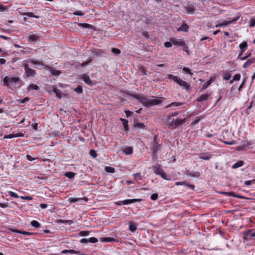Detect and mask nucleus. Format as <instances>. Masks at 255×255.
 <instances>
[{
	"label": "nucleus",
	"instance_id": "1",
	"mask_svg": "<svg viewBox=\"0 0 255 255\" xmlns=\"http://www.w3.org/2000/svg\"><path fill=\"white\" fill-rule=\"evenodd\" d=\"M27 62H30L33 64H38V65H43L42 62L41 61H38L34 60L33 59H29L28 60H24L22 63V67L24 68L25 70V72L26 75L27 77H34L36 74V71L29 67L28 65L27 64Z\"/></svg>",
	"mask_w": 255,
	"mask_h": 255
},
{
	"label": "nucleus",
	"instance_id": "2",
	"mask_svg": "<svg viewBox=\"0 0 255 255\" xmlns=\"http://www.w3.org/2000/svg\"><path fill=\"white\" fill-rule=\"evenodd\" d=\"M157 137L155 135L153 141L150 143V150L152 151L154 156H156L157 153L161 149V145L157 142Z\"/></svg>",
	"mask_w": 255,
	"mask_h": 255
},
{
	"label": "nucleus",
	"instance_id": "3",
	"mask_svg": "<svg viewBox=\"0 0 255 255\" xmlns=\"http://www.w3.org/2000/svg\"><path fill=\"white\" fill-rule=\"evenodd\" d=\"M136 97L138 99L143 100V101L142 102V104L147 107H150L153 105H156L161 103V101L157 99L148 100L147 99L138 97L137 96H136Z\"/></svg>",
	"mask_w": 255,
	"mask_h": 255
},
{
	"label": "nucleus",
	"instance_id": "4",
	"mask_svg": "<svg viewBox=\"0 0 255 255\" xmlns=\"http://www.w3.org/2000/svg\"><path fill=\"white\" fill-rule=\"evenodd\" d=\"M184 8L188 14H193L196 10L195 7L193 4L188 3L185 6Z\"/></svg>",
	"mask_w": 255,
	"mask_h": 255
},
{
	"label": "nucleus",
	"instance_id": "5",
	"mask_svg": "<svg viewBox=\"0 0 255 255\" xmlns=\"http://www.w3.org/2000/svg\"><path fill=\"white\" fill-rule=\"evenodd\" d=\"M185 120H186V119H179V118H178V119L175 120L173 128H175L185 123Z\"/></svg>",
	"mask_w": 255,
	"mask_h": 255
},
{
	"label": "nucleus",
	"instance_id": "6",
	"mask_svg": "<svg viewBox=\"0 0 255 255\" xmlns=\"http://www.w3.org/2000/svg\"><path fill=\"white\" fill-rule=\"evenodd\" d=\"M141 201L140 199H127L122 201L123 205H127L128 204H131L136 202H140Z\"/></svg>",
	"mask_w": 255,
	"mask_h": 255
},
{
	"label": "nucleus",
	"instance_id": "7",
	"mask_svg": "<svg viewBox=\"0 0 255 255\" xmlns=\"http://www.w3.org/2000/svg\"><path fill=\"white\" fill-rule=\"evenodd\" d=\"M185 174L188 176H191L192 177H198L200 175V173L199 172H194L189 170L186 171Z\"/></svg>",
	"mask_w": 255,
	"mask_h": 255
},
{
	"label": "nucleus",
	"instance_id": "8",
	"mask_svg": "<svg viewBox=\"0 0 255 255\" xmlns=\"http://www.w3.org/2000/svg\"><path fill=\"white\" fill-rule=\"evenodd\" d=\"M175 119L173 117H172V116L169 115L167 117L166 122L168 125L172 127V128H173L174 124Z\"/></svg>",
	"mask_w": 255,
	"mask_h": 255
},
{
	"label": "nucleus",
	"instance_id": "9",
	"mask_svg": "<svg viewBox=\"0 0 255 255\" xmlns=\"http://www.w3.org/2000/svg\"><path fill=\"white\" fill-rule=\"evenodd\" d=\"M81 200H84L85 202H87L88 199L87 197L84 198H70L69 199L70 203H74L78 202Z\"/></svg>",
	"mask_w": 255,
	"mask_h": 255
},
{
	"label": "nucleus",
	"instance_id": "10",
	"mask_svg": "<svg viewBox=\"0 0 255 255\" xmlns=\"http://www.w3.org/2000/svg\"><path fill=\"white\" fill-rule=\"evenodd\" d=\"M209 96H210V94H205L201 95L197 99V101L198 102H202L205 101L208 99Z\"/></svg>",
	"mask_w": 255,
	"mask_h": 255
},
{
	"label": "nucleus",
	"instance_id": "11",
	"mask_svg": "<svg viewBox=\"0 0 255 255\" xmlns=\"http://www.w3.org/2000/svg\"><path fill=\"white\" fill-rule=\"evenodd\" d=\"M152 168L154 172L157 175H160L164 171L159 165L153 166Z\"/></svg>",
	"mask_w": 255,
	"mask_h": 255
},
{
	"label": "nucleus",
	"instance_id": "12",
	"mask_svg": "<svg viewBox=\"0 0 255 255\" xmlns=\"http://www.w3.org/2000/svg\"><path fill=\"white\" fill-rule=\"evenodd\" d=\"M222 193L223 194H224V195H228L229 196H233V197H236V198H239V199H243V198H244V197H243L242 196H241V195H236L233 192H222Z\"/></svg>",
	"mask_w": 255,
	"mask_h": 255
},
{
	"label": "nucleus",
	"instance_id": "13",
	"mask_svg": "<svg viewBox=\"0 0 255 255\" xmlns=\"http://www.w3.org/2000/svg\"><path fill=\"white\" fill-rule=\"evenodd\" d=\"M82 79L88 85H91L92 84V81L90 79V78L88 75H87L86 74L83 75L82 77Z\"/></svg>",
	"mask_w": 255,
	"mask_h": 255
},
{
	"label": "nucleus",
	"instance_id": "14",
	"mask_svg": "<svg viewBox=\"0 0 255 255\" xmlns=\"http://www.w3.org/2000/svg\"><path fill=\"white\" fill-rule=\"evenodd\" d=\"M189 28L188 25L186 23L182 24L179 28H177L178 31H188Z\"/></svg>",
	"mask_w": 255,
	"mask_h": 255
},
{
	"label": "nucleus",
	"instance_id": "15",
	"mask_svg": "<svg viewBox=\"0 0 255 255\" xmlns=\"http://www.w3.org/2000/svg\"><path fill=\"white\" fill-rule=\"evenodd\" d=\"M123 152L125 153L127 155H130L133 152V148L131 146L126 147L123 150Z\"/></svg>",
	"mask_w": 255,
	"mask_h": 255
},
{
	"label": "nucleus",
	"instance_id": "16",
	"mask_svg": "<svg viewBox=\"0 0 255 255\" xmlns=\"http://www.w3.org/2000/svg\"><path fill=\"white\" fill-rule=\"evenodd\" d=\"M178 84L184 88L186 89H188L189 87V85L185 81H183L182 80H179V82H178Z\"/></svg>",
	"mask_w": 255,
	"mask_h": 255
},
{
	"label": "nucleus",
	"instance_id": "17",
	"mask_svg": "<svg viewBox=\"0 0 255 255\" xmlns=\"http://www.w3.org/2000/svg\"><path fill=\"white\" fill-rule=\"evenodd\" d=\"M171 42L175 45L181 46L184 41L181 39H171Z\"/></svg>",
	"mask_w": 255,
	"mask_h": 255
},
{
	"label": "nucleus",
	"instance_id": "18",
	"mask_svg": "<svg viewBox=\"0 0 255 255\" xmlns=\"http://www.w3.org/2000/svg\"><path fill=\"white\" fill-rule=\"evenodd\" d=\"M137 229V227L136 225L132 221L129 222V230L133 232L136 231Z\"/></svg>",
	"mask_w": 255,
	"mask_h": 255
},
{
	"label": "nucleus",
	"instance_id": "19",
	"mask_svg": "<svg viewBox=\"0 0 255 255\" xmlns=\"http://www.w3.org/2000/svg\"><path fill=\"white\" fill-rule=\"evenodd\" d=\"M211 157V155L205 153H202L200 155V158L204 160H209Z\"/></svg>",
	"mask_w": 255,
	"mask_h": 255
},
{
	"label": "nucleus",
	"instance_id": "20",
	"mask_svg": "<svg viewBox=\"0 0 255 255\" xmlns=\"http://www.w3.org/2000/svg\"><path fill=\"white\" fill-rule=\"evenodd\" d=\"M243 164H244L243 161H242V160L239 161L232 166V168H233V169L237 168L238 167H240L243 166Z\"/></svg>",
	"mask_w": 255,
	"mask_h": 255
},
{
	"label": "nucleus",
	"instance_id": "21",
	"mask_svg": "<svg viewBox=\"0 0 255 255\" xmlns=\"http://www.w3.org/2000/svg\"><path fill=\"white\" fill-rule=\"evenodd\" d=\"M182 104H183V103H182L172 102L171 104H170L169 105L166 106L165 107V108H168L171 107H174V106L178 107V106L182 105Z\"/></svg>",
	"mask_w": 255,
	"mask_h": 255
},
{
	"label": "nucleus",
	"instance_id": "22",
	"mask_svg": "<svg viewBox=\"0 0 255 255\" xmlns=\"http://www.w3.org/2000/svg\"><path fill=\"white\" fill-rule=\"evenodd\" d=\"M100 239L101 242H111L115 240L114 238L111 237L101 238Z\"/></svg>",
	"mask_w": 255,
	"mask_h": 255
},
{
	"label": "nucleus",
	"instance_id": "23",
	"mask_svg": "<svg viewBox=\"0 0 255 255\" xmlns=\"http://www.w3.org/2000/svg\"><path fill=\"white\" fill-rule=\"evenodd\" d=\"M68 253H72V254H80V252L76 251L74 250H65L62 251L61 252L62 254H66Z\"/></svg>",
	"mask_w": 255,
	"mask_h": 255
},
{
	"label": "nucleus",
	"instance_id": "24",
	"mask_svg": "<svg viewBox=\"0 0 255 255\" xmlns=\"http://www.w3.org/2000/svg\"><path fill=\"white\" fill-rule=\"evenodd\" d=\"M213 82V80L211 79L210 80H209L208 81H207V82L205 83L202 86V89H201V90H204L205 89H206V88H207V87L210 85L211 84V83H212Z\"/></svg>",
	"mask_w": 255,
	"mask_h": 255
},
{
	"label": "nucleus",
	"instance_id": "25",
	"mask_svg": "<svg viewBox=\"0 0 255 255\" xmlns=\"http://www.w3.org/2000/svg\"><path fill=\"white\" fill-rule=\"evenodd\" d=\"M38 38V36L35 34L30 35L28 37V40L32 42L36 41Z\"/></svg>",
	"mask_w": 255,
	"mask_h": 255
},
{
	"label": "nucleus",
	"instance_id": "26",
	"mask_svg": "<svg viewBox=\"0 0 255 255\" xmlns=\"http://www.w3.org/2000/svg\"><path fill=\"white\" fill-rule=\"evenodd\" d=\"M168 78L169 79L173 80L174 82L178 83L180 79H178L177 76H174L172 74H169Z\"/></svg>",
	"mask_w": 255,
	"mask_h": 255
},
{
	"label": "nucleus",
	"instance_id": "27",
	"mask_svg": "<svg viewBox=\"0 0 255 255\" xmlns=\"http://www.w3.org/2000/svg\"><path fill=\"white\" fill-rule=\"evenodd\" d=\"M79 25L83 28L90 29H92L94 27L93 25L88 23H79Z\"/></svg>",
	"mask_w": 255,
	"mask_h": 255
},
{
	"label": "nucleus",
	"instance_id": "28",
	"mask_svg": "<svg viewBox=\"0 0 255 255\" xmlns=\"http://www.w3.org/2000/svg\"><path fill=\"white\" fill-rule=\"evenodd\" d=\"M30 224L32 227L35 228H39L40 227V223L35 220L32 221Z\"/></svg>",
	"mask_w": 255,
	"mask_h": 255
},
{
	"label": "nucleus",
	"instance_id": "29",
	"mask_svg": "<svg viewBox=\"0 0 255 255\" xmlns=\"http://www.w3.org/2000/svg\"><path fill=\"white\" fill-rule=\"evenodd\" d=\"M105 170L106 171V172H107L108 173H113L115 171V168H114L112 167H110V166L105 167Z\"/></svg>",
	"mask_w": 255,
	"mask_h": 255
},
{
	"label": "nucleus",
	"instance_id": "30",
	"mask_svg": "<svg viewBox=\"0 0 255 255\" xmlns=\"http://www.w3.org/2000/svg\"><path fill=\"white\" fill-rule=\"evenodd\" d=\"M39 88L38 86L35 84H31L29 85L28 87V90H37Z\"/></svg>",
	"mask_w": 255,
	"mask_h": 255
},
{
	"label": "nucleus",
	"instance_id": "31",
	"mask_svg": "<svg viewBox=\"0 0 255 255\" xmlns=\"http://www.w3.org/2000/svg\"><path fill=\"white\" fill-rule=\"evenodd\" d=\"M24 15H26L29 17H32L35 18H39V16L38 15H34L32 12H24L22 13Z\"/></svg>",
	"mask_w": 255,
	"mask_h": 255
},
{
	"label": "nucleus",
	"instance_id": "32",
	"mask_svg": "<svg viewBox=\"0 0 255 255\" xmlns=\"http://www.w3.org/2000/svg\"><path fill=\"white\" fill-rule=\"evenodd\" d=\"M253 63V61H252V58L249 59L246 61L243 65V67L244 68H247L249 65H251Z\"/></svg>",
	"mask_w": 255,
	"mask_h": 255
},
{
	"label": "nucleus",
	"instance_id": "33",
	"mask_svg": "<svg viewBox=\"0 0 255 255\" xmlns=\"http://www.w3.org/2000/svg\"><path fill=\"white\" fill-rule=\"evenodd\" d=\"M65 176L69 178H72L75 176V173L72 172H67L65 173Z\"/></svg>",
	"mask_w": 255,
	"mask_h": 255
},
{
	"label": "nucleus",
	"instance_id": "34",
	"mask_svg": "<svg viewBox=\"0 0 255 255\" xmlns=\"http://www.w3.org/2000/svg\"><path fill=\"white\" fill-rule=\"evenodd\" d=\"M10 81V79L9 77L5 76L3 80V85L5 86H9V82Z\"/></svg>",
	"mask_w": 255,
	"mask_h": 255
},
{
	"label": "nucleus",
	"instance_id": "35",
	"mask_svg": "<svg viewBox=\"0 0 255 255\" xmlns=\"http://www.w3.org/2000/svg\"><path fill=\"white\" fill-rule=\"evenodd\" d=\"M50 72L52 75L55 76H58L61 73L60 71L54 69H51Z\"/></svg>",
	"mask_w": 255,
	"mask_h": 255
},
{
	"label": "nucleus",
	"instance_id": "36",
	"mask_svg": "<svg viewBox=\"0 0 255 255\" xmlns=\"http://www.w3.org/2000/svg\"><path fill=\"white\" fill-rule=\"evenodd\" d=\"M230 24L229 21L224 20L222 23L216 25V27H221L223 26H226Z\"/></svg>",
	"mask_w": 255,
	"mask_h": 255
},
{
	"label": "nucleus",
	"instance_id": "37",
	"mask_svg": "<svg viewBox=\"0 0 255 255\" xmlns=\"http://www.w3.org/2000/svg\"><path fill=\"white\" fill-rule=\"evenodd\" d=\"M231 75L228 72H225L223 73V77L224 80H228L230 79Z\"/></svg>",
	"mask_w": 255,
	"mask_h": 255
},
{
	"label": "nucleus",
	"instance_id": "38",
	"mask_svg": "<svg viewBox=\"0 0 255 255\" xmlns=\"http://www.w3.org/2000/svg\"><path fill=\"white\" fill-rule=\"evenodd\" d=\"M181 46L182 47L183 50L185 51L187 53V54L189 55L190 53L188 50V47L187 45L184 42H183V44H182Z\"/></svg>",
	"mask_w": 255,
	"mask_h": 255
},
{
	"label": "nucleus",
	"instance_id": "39",
	"mask_svg": "<svg viewBox=\"0 0 255 255\" xmlns=\"http://www.w3.org/2000/svg\"><path fill=\"white\" fill-rule=\"evenodd\" d=\"M204 118H205V117L203 116H200V117H197L196 118L195 121L194 122H193L192 124H194V125L197 124V123H198L200 121V120L201 119H203Z\"/></svg>",
	"mask_w": 255,
	"mask_h": 255
},
{
	"label": "nucleus",
	"instance_id": "40",
	"mask_svg": "<svg viewBox=\"0 0 255 255\" xmlns=\"http://www.w3.org/2000/svg\"><path fill=\"white\" fill-rule=\"evenodd\" d=\"M241 78V75L240 74H235L234 76L233 79L230 81V83H232L234 81H239Z\"/></svg>",
	"mask_w": 255,
	"mask_h": 255
},
{
	"label": "nucleus",
	"instance_id": "41",
	"mask_svg": "<svg viewBox=\"0 0 255 255\" xmlns=\"http://www.w3.org/2000/svg\"><path fill=\"white\" fill-rule=\"evenodd\" d=\"M247 46L248 43L246 41H244L243 42L241 43L239 45V47L241 50H243L244 48H246Z\"/></svg>",
	"mask_w": 255,
	"mask_h": 255
},
{
	"label": "nucleus",
	"instance_id": "42",
	"mask_svg": "<svg viewBox=\"0 0 255 255\" xmlns=\"http://www.w3.org/2000/svg\"><path fill=\"white\" fill-rule=\"evenodd\" d=\"M134 127L137 128H144L145 127V126L143 123H137L134 124Z\"/></svg>",
	"mask_w": 255,
	"mask_h": 255
},
{
	"label": "nucleus",
	"instance_id": "43",
	"mask_svg": "<svg viewBox=\"0 0 255 255\" xmlns=\"http://www.w3.org/2000/svg\"><path fill=\"white\" fill-rule=\"evenodd\" d=\"M134 178L135 180H141L142 176L140 172L136 173L133 174Z\"/></svg>",
	"mask_w": 255,
	"mask_h": 255
},
{
	"label": "nucleus",
	"instance_id": "44",
	"mask_svg": "<svg viewBox=\"0 0 255 255\" xmlns=\"http://www.w3.org/2000/svg\"><path fill=\"white\" fill-rule=\"evenodd\" d=\"M121 120L123 121V125L125 129L126 130H128V121L125 119H121Z\"/></svg>",
	"mask_w": 255,
	"mask_h": 255
},
{
	"label": "nucleus",
	"instance_id": "45",
	"mask_svg": "<svg viewBox=\"0 0 255 255\" xmlns=\"http://www.w3.org/2000/svg\"><path fill=\"white\" fill-rule=\"evenodd\" d=\"M111 51L114 54L116 55H119L121 52V50L119 49L116 48H113Z\"/></svg>",
	"mask_w": 255,
	"mask_h": 255
},
{
	"label": "nucleus",
	"instance_id": "46",
	"mask_svg": "<svg viewBox=\"0 0 255 255\" xmlns=\"http://www.w3.org/2000/svg\"><path fill=\"white\" fill-rule=\"evenodd\" d=\"M182 70L184 73L190 74V75H192L193 73L190 72V69L187 67H183L182 68Z\"/></svg>",
	"mask_w": 255,
	"mask_h": 255
},
{
	"label": "nucleus",
	"instance_id": "47",
	"mask_svg": "<svg viewBox=\"0 0 255 255\" xmlns=\"http://www.w3.org/2000/svg\"><path fill=\"white\" fill-rule=\"evenodd\" d=\"M10 81L11 83H16L20 81V79L18 77H11L10 79Z\"/></svg>",
	"mask_w": 255,
	"mask_h": 255
},
{
	"label": "nucleus",
	"instance_id": "48",
	"mask_svg": "<svg viewBox=\"0 0 255 255\" xmlns=\"http://www.w3.org/2000/svg\"><path fill=\"white\" fill-rule=\"evenodd\" d=\"M90 155L93 158H96L97 155L96 151L94 149L90 150Z\"/></svg>",
	"mask_w": 255,
	"mask_h": 255
},
{
	"label": "nucleus",
	"instance_id": "49",
	"mask_svg": "<svg viewBox=\"0 0 255 255\" xmlns=\"http://www.w3.org/2000/svg\"><path fill=\"white\" fill-rule=\"evenodd\" d=\"M60 223H64V224H67L68 225H71L73 224V221L72 220H60Z\"/></svg>",
	"mask_w": 255,
	"mask_h": 255
},
{
	"label": "nucleus",
	"instance_id": "50",
	"mask_svg": "<svg viewBox=\"0 0 255 255\" xmlns=\"http://www.w3.org/2000/svg\"><path fill=\"white\" fill-rule=\"evenodd\" d=\"M74 91L77 93H79V94H80V93H82V92H83V89H82V87H80V86H79L77 88H76L75 89H74Z\"/></svg>",
	"mask_w": 255,
	"mask_h": 255
},
{
	"label": "nucleus",
	"instance_id": "51",
	"mask_svg": "<svg viewBox=\"0 0 255 255\" xmlns=\"http://www.w3.org/2000/svg\"><path fill=\"white\" fill-rule=\"evenodd\" d=\"M20 234L24 235H26V236H29V235L34 234V233L28 232L23 231H21L20 232Z\"/></svg>",
	"mask_w": 255,
	"mask_h": 255
},
{
	"label": "nucleus",
	"instance_id": "52",
	"mask_svg": "<svg viewBox=\"0 0 255 255\" xmlns=\"http://www.w3.org/2000/svg\"><path fill=\"white\" fill-rule=\"evenodd\" d=\"M9 194L12 197H14L15 198H18V195L12 191H9Z\"/></svg>",
	"mask_w": 255,
	"mask_h": 255
},
{
	"label": "nucleus",
	"instance_id": "53",
	"mask_svg": "<svg viewBox=\"0 0 255 255\" xmlns=\"http://www.w3.org/2000/svg\"><path fill=\"white\" fill-rule=\"evenodd\" d=\"M89 241L92 243H95L98 242V239L95 237H91L89 239Z\"/></svg>",
	"mask_w": 255,
	"mask_h": 255
},
{
	"label": "nucleus",
	"instance_id": "54",
	"mask_svg": "<svg viewBox=\"0 0 255 255\" xmlns=\"http://www.w3.org/2000/svg\"><path fill=\"white\" fill-rule=\"evenodd\" d=\"M251 56V53H249L247 55H246V56H244V57H242L241 58H239V56L238 57V59H241V60H246L247 59H248L249 57H250V56Z\"/></svg>",
	"mask_w": 255,
	"mask_h": 255
},
{
	"label": "nucleus",
	"instance_id": "55",
	"mask_svg": "<svg viewBox=\"0 0 255 255\" xmlns=\"http://www.w3.org/2000/svg\"><path fill=\"white\" fill-rule=\"evenodd\" d=\"M172 44H173L172 42L171 43V42L167 41V42H165L164 45L165 47L169 48L172 46Z\"/></svg>",
	"mask_w": 255,
	"mask_h": 255
},
{
	"label": "nucleus",
	"instance_id": "56",
	"mask_svg": "<svg viewBox=\"0 0 255 255\" xmlns=\"http://www.w3.org/2000/svg\"><path fill=\"white\" fill-rule=\"evenodd\" d=\"M53 92L55 93L56 94V96L59 98H61V94L59 92V90H57V89H54L53 90Z\"/></svg>",
	"mask_w": 255,
	"mask_h": 255
},
{
	"label": "nucleus",
	"instance_id": "57",
	"mask_svg": "<svg viewBox=\"0 0 255 255\" xmlns=\"http://www.w3.org/2000/svg\"><path fill=\"white\" fill-rule=\"evenodd\" d=\"M161 177L165 180H169L170 178H167L166 174L163 171L160 175Z\"/></svg>",
	"mask_w": 255,
	"mask_h": 255
},
{
	"label": "nucleus",
	"instance_id": "58",
	"mask_svg": "<svg viewBox=\"0 0 255 255\" xmlns=\"http://www.w3.org/2000/svg\"><path fill=\"white\" fill-rule=\"evenodd\" d=\"M247 236H251V237H255V232H253L252 233V230H249L247 233Z\"/></svg>",
	"mask_w": 255,
	"mask_h": 255
},
{
	"label": "nucleus",
	"instance_id": "59",
	"mask_svg": "<svg viewBox=\"0 0 255 255\" xmlns=\"http://www.w3.org/2000/svg\"><path fill=\"white\" fill-rule=\"evenodd\" d=\"M158 198V194L154 193L151 196V199L152 200H156Z\"/></svg>",
	"mask_w": 255,
	"mask_h": 255
},
{
	"label": "nucleus",
	"instance_id": "60",
	"mask_svg": "<svg viewBox=\"0 0 255 255\" xmlns=\"http://www.w3.org/2000/svg\"><path fill=\"white\" fill-rule=\"evenodd\" d=\"M73 14L75 15H80L82 16L84 15L83 12H82L81 11H76L73 13Z\"/></svg>",
	"mask_w": 255,
	"mask_h": 255
},
{
	"label": "nucleus",
	"instance_id": "61",
	"mask_svg": "<svg viewBox=\"0 0 255 255\" xmlns=\"http://www.w3.org/2000/svg\"><path fill=\"white\" fill-rule=\"evenodd\" d=\"M224 142L227 145H233L235 144L236 141L235 140H232L231 141H224Z\"/></svg>",
	"mask_w": 255,
	"mask_h": 255
},
{
	"label": "nucleus",
	"instance_id": "62",
	"mask_svg": "<svg viewBox=\"0 0 255 255\" xmlns=\"http://www.w3.org/2000/svg\"><path fill=\"white\" fill-rule=\"evenodd\" d=\"M90 62H91V59H90L88 61H86V62H83L82 63H81L80 64V66L81 67H84L86 66Z\"/></svg>",
	"mask_w": 255,
	"mask_h": 255
},
{
	"label": "nucleus",
	"instance_id": "63",
	"mask_svg": "<svg viewBox=\"0 0 255 255\" xmlns=\"http://www.w3.org/2000/svg\"><path fill=\"white\" fill-rule=\"evenodd\" d=\"M14 137V134H9L8 135H5L3 138H11Z\"/></svg>",
	"mask_w": 255,
	"mask_h": 255
},
{
	"label": "nucleus",
	"instance_id": "64",
	"mask_svg": "<svg viewBox=\"0 0 255 255\" xmlns=\"http://www.w3.org/2000/svg\"><path fill=\"white\" fill-rule=\"evenodd\" d=\"M255 26V19H251L250 23V27H254Z\"/></svg>",
	"mask_w": 255,
	"mask_h": 255
}]
</instances>
